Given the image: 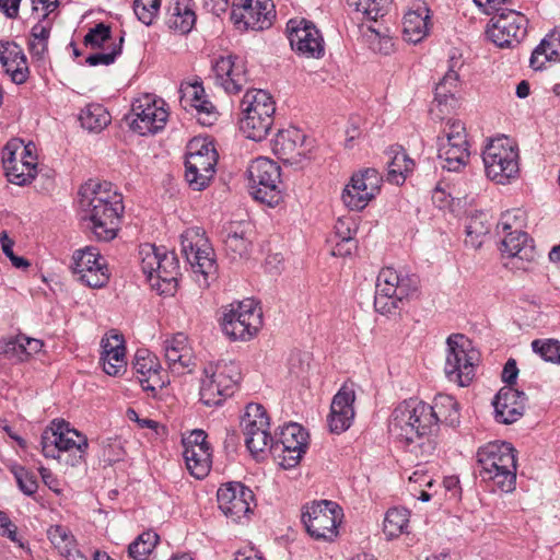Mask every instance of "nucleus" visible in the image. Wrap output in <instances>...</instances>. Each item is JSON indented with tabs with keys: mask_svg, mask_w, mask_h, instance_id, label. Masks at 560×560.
<instances>
[{
	"mask_svg": "<svg viewBox=\"0 0 560 560\" xmlns=\"http://www.w3.org/2000/svg\"><path fill=\"white\" fill-rule=\"evenodd\" d=\"M435 409L417 398L404 400L393 410L388 423L390 435L402 447L422 459H429L438 447Z\"/></svg>",
	"mask_w": 560,
	"mask_h": 560,
	"instance_id": "1",
	"label": "nucleus"
},
{
	"mask_svg": "<svg viewBox=\"0 0 560 560\" xmlns=\"http://www.w3.org/2000/svg\"><path fill=\"white\" fill-rule=\"evenodd\" d=\"M79 195L85 228L98 241L114 240L124 212L122 196L110 183L92 180L80 188Z\"/></svg>",
	"mask_w": 560,
	"mask_h": 560,
	"instance_id": "2",
	"label": "nucleus"
},
{
	"mask_svg": "<svg viewBox=\"0 0 560 560\" xmlns=\"http://www.w3.org/2000/svg\"><path fill=\"white\" fill-rule=\"evenodd\" d=\"M516 451L506 442H489L478 448L479 476L492 482L502 492L509 493L516 483Z\"/></svg>",
	"mask_w": 560,
	"mask_h": 560,
	"instance_id": "3",
	"label": "nucleus"
},
{
	"mask_svg": "<svg viewBox=\"0 0 560 560\" xmlns=\"http://www.w3.org/2000/svg\"><path fill=\"white\" fill-rule=\"evenodd\" d=\"M420 280L413 273L383 268L376 279L375 311L388 315L400 308L402 303L418 294Z\"/></svg>",
	"mask_w": 560,
	"mask_h": 560,
	"instance_id": "4",
	"label": "nucleus"
},
{
	"mask_svg": "<svg viewBox=\"0 0 560 560\" xmlns=\"http://www.w3.org/2000/svg\"><path fill=\"white\" fill-rule=\"evenodd\" d=\"M141 269L151 287L160 294L173 295L177 288L179 262L174 252L153 244H144L139 250Z\"/></svg>",
	"mask_w": 560,
	"mask_h": 560,
	"instance_id": "5",
	"label": "nucleus"
},
{
	"mask_svg": "<svg viewBox=\"0 0 560 560\" xmlns=\"http://www.w3.org/2000/svg\"><path fill=\"white\" fill-rule=\"evenodd\" d=\"M240 365L234 361L220 360L209 362L203 368V377L200 384V400L203 405L219 406L232 396L241 381Z\"/></svg>",
	"mask_w": 560,
	"mask_h": 560,
	"instance_id": "6",
	"label": "nucleus"
},
{
	"mask_svg": "<svg viewBox=\"0 0 560 560\" xmlns=\"http://www.w3.org/2000/svg\"><path fill=\"white\" fill-rule=\"evenodd\" d=\"M517 145L508 137L491 139L482 151L485 172L489 179L508 184L520 172Z\"/></svg>",
	"mask_w": 560,
	"mask_h": 560,
	"instance_id": "7",
	"label": "nucleus"
},
{
	"mask_svg": "<svg viewBox=\"0 0 560 560\" xmlns=\"http://www.w3.org/2000/svg\"><path fill=\"white\" fill-rule=\"evenodd\" d=\"M252 196L269 207L278 206L283 198L281 168L268 158H257L248 166Z\"/></svg>",
	"mask_w": 560,
	"mask_h": 560,
	"instance_id": "8",
	"label": "nucleus"
},
{
	"mask_svg": "<svg viewBox=\"0 0 560 560\" xmlns=\"http://www.w3.org/2000/svg\"><path fill=\"white\" fill-rule=\"evenodd\" d=\"M444 372L448 381L462 387L468 386L475 377L479 352L471 341L462 334L451 335L447 340Z\"/></svg>",
	"mask_w": 560,
	"mask_h": 560,
	"instance_id": "9",
	"label": "nucleus"
},
{
	"mask_svg": "<svg viewBox=\"0 0 560 560\" xmlns=\"http://www.w3.org/2000/svg\"><path fill=\"white\" fill-rule=\"evenodd\" d=\"M182 254L195 273H199L202 285L208 287L210 277L217 273L215 254L203 229L195 226L180 235Z\"/></svg>",
	"mask_w": 560,
	"mask_h": 560,
	"instance_id": "10",
	"label": "nucleus"
},
{
	"mask_svg": "<svg viewBox=\"0 0 560 560\" xmlns=\"http://www.w3.org/2000/svg\"><path fill=\"white\" fill-rule=\"evenodd\" d=\"M2 164L10 183L19 186L31 183L37 168L35 144H25L18 138L9 140L2 150Z\"/></svg>",
	"mask_w": 560,
	"mask_h": 560,
	"instance_id": "11",
	"label": "nucleus"
},
{
	"mask_svg": "<svg viewBox=\"0 0 560 560\" xmlns=\"http://www.w3.org/2000/svg\"><path fill=\"white\" fill-rule=\"evenodd\" d=\"M218 153L212 143L194 139L188 144L185 177L194 190L205 189L215 173Z\"/></svg>",
	"mask_w": 560,
	"mask_h": 560,
	"instance_id": "12",
	"label": "nucleus"
},
{
	"mask_svg": "<svg viewBox=\"0 0 560 560\" xmlns=\"http://www.w3.org/2000/svg\"><path fill=\"white\" fill-rule=\"evenodd\" d=\"M42 452L47 458H58L60 452H70L80 458L89 447L88 438L70 428L63 420H54L40 438Z\"/></svg>",
	"mask_w": 560,
	"mask_h": 560,
	"instance_id": "13",
	"label": "nucleus"
},
{
	"mask_svg": "<svg viewBox=\"0 0 560 560\" xmlns=\"http://www.w3.org/2000/svg\"><path fill=\"white\" fill-rule=\"evenodd\" d=\"M167 118L168 110L164 100L153 94H143L137 97L132 102L128 116L130 128L141 136L161 131L164 129Z\"/></svg>",
	"mask_w": 560,
	"mask_h": 560,
	"instance_id": "14",
	"label": "nucleus"
},
{
	"mask_svg": "<svg viewBox=\"0 0 560 560\" xmlns=\"http://www.w3.org/2000/svg\"><path fill=\"white\" fill-rule=\"evenodd\" d=\"M223 332L232 340H248L262 325L261 310L253 300L230 304L222 317Z\"/></svg>",
	"mask_w": 560,
	"mask_h": 560,
	"instance_id": "15",
	"label": "nucleus"
},
{
	"mask_svg": "<svg viewBox=\"0 0 560 560\" xmlns=\"http://www.w3.org/2000/svg\"><path fill=\"white\" fill-rule=\"evenodd\" d=\"M341 517L337 503L327 500L305 505L302 512V522L307 533L317 540H334L338 535Z\"/></svg>",
	"mask_w": 560,
	"mask_h": 560,
	"instance_id": "16",
	"label": "nucleus"
},
{
	"mask_svg": "<svg viewBox=\"0 0 560 560\" xmlns=\"http://www.w3.org/2000/svg\"><path fill=\"white\" fill-rule=\"evenodd\" d=\"M438 156L442 167L447 171H459L469 159L466 129L462 121L450 120L443 135L438 138Z\"/></svg>",
	"mask_w": 560,
	"mask_h": 560,
	"instance_id": "17",
	"label": "nucleus"
},
{
	"mask_svg": "<svg viewBox=\"0 0 560 560\" xmlns=\"http://www.w3.org/2000/svg\"><path fill=\"white\" fill-rule=\"evenodd\" d=\"M528 19L520 11L506 9L493 16L487 27L488 38L500 48H513L527 35Z\"/></svg>",
	"mask_w": 560,
	"mask_h": 560,
	"instance_id": "18",
	"label": "nucleus"
},
{
	"mask_svg": "<svg viewBox=\"0 0 560 560\" xmlns=\"http://www.w3.org/2000/svg\"><path fill=\"white\" fill-rule=\"evenodd\" d=\"M269 417L260 404H248L241 420L246 447L255 457L269 450L272 436L269 433Z\"/></svg>",
	"mask_w": 560,
	"mask_h": 560,
	"instance_id": "19",
	"label": "nucleus"
},
{
	"mask_svg": "<svg viewBox=\"0 0 560 560\" xmlns=\"http://www.w3.org/2000/svg\"><path fill=\"white\" fill-rule=\"evenodd\" d=\"M307 433L298 423H288L279 432L269 450L284 469L295 467L307 447Z\"/></svg>",
	"mask_w": 560,
	"mask_h": 560,
	"instance_id": "20",
	"label": "nucleus"
},
{
	"mask_svg": "<svg viewBox=\"0 0 560 560\" xmlns=\"http://www.w3.org/2000/svg\"><path fill=\"white\" fill-rule=\"evenodd\" d=\"M276 18L271 0H234L231 20L240 30L269 28Z\"/></svg>",
	"mask_w": 560,
	"mask_h": 560,
	"instance_id": "21",
	"label": "nucleus"
},
{
	"mask_svg": "<svg viewBox=\"0 0 560 560\" xmlns=\"http://www.w3.org/2000/svg\"><path fill=\"white\" fill-rule=\"evenodd\" d=\"M382 176L375 168L352 175L342 191V201L350 210H363L381 190Z\"/></svg>",
	"mask_w": 560,
	"mask_h": 560,
	"instance_id": "22",
	"label": "nucleus"
},
{
	"mask_svg": "<svg viewBox=\"0 0 560 560\" xmlns=\"http://www.w3.org/2000/svg\"><path fill=\"white\" fill-rule=\"evenodd\" d=\"M73 272L78 279L90 288H102L108 279L106 260L101 256L98 249L86 246L73 253Z\"/></svg>",
	"mask_w": 560,
	"mask_h": 560,
	"instance_id": "23",
	"label": "nucleus"
},
{
	"mask_svg": "<svg viewBox=\"0 0 560 560\" xmlns=\"http://www.w3.org/2000/svg\"><path fill=\"white\" fill-rule=\"evenodd\" d=\"M219 509L234 522H240L252 512L254 492L241 482H228L217 493Z\"/></svg>",
	"mask_w": 560,
	"mask_h": 560,
	"instance_id": "24",
	"label": "nucleus"
},
{
	"mask_svg": "<svg viewBox=\"0 0 560 560\" xmlns=\"http://www.w3.org/2000/svg\"><path fill=\"white\" fill-rule=\"evenodd\" d=\"M502 233L501 252L512 259V267L524 271L533 270L539 256L534 241L524 231Z\"/></svg>",
	"mask_w": 560,
	"mask_h": 560,
	"instance_id": "25",
	"label": "nucleus"
},
{
	"mask_svg": "<svg viewBox=\"0 0 560 560\" xmlns=\"http://www.w3.org/2000/svg\"><path fill=\"white\" fill-rule=\"evenodd\" d=\"M288 37L292 49L307 58L324 55V39L317 27L310 21L290 20L287 24Z\"/></svg>",
	"mask_w": 560,
	"mask_h": 560,
	"instance_id": "26",
	"label": "nucleus"
},
{
	"mask_svg": "<svg viewBox=\"0 0 560 560\" xmlns=\"http://www.w3.org/2000/svg\"><path fill=\"white\" fill-rule=\"evenodd\" d=\"M354 401L353 384H343L330 404V412L327 419L330 432L340 434L351 427L355 416Z\"/></svg>",
	"mask_w": 560,
	"mask_h": 560,
	"instance_id": "27",
	"label": "nucleus"
},
{
	"mask_svg": "<svg viewBox=\"0 0 560 560\" xmlns=\"http://www.w3.org/2000/svg\"><path fill=\"white\" fill-rule=\"evenodd\" d=\"M215 82L226 93H238L247 83V72L244 61L233 55L221 56L212 66Z\"/></svg>",
	"mask_w": 560,
	"mask_h": 560,
	"instance_id": "28",
	"label": "nucleus"
},
{
	"mask_svg": "<svg viewBox=\"0 0 560 560\" xmlns=\"http://www.w3.org/2000/svg\"><path fill=\"white\" fill-rule=\"evenodd\" d=\"M527 397L524 392L512 386L502 387L493 399L495 420L511 424L520 420L525 411Z\"/></svg>",
	"mask_w": 560,
	"mask_h": 560,
	"instance_id": "29",
	"label": "nucleus"
},
{
	"mask_svg": "<svg viewBox=\"0 0 560 560\" xmlns=\"http://www.w3.org/2000/svg\"><path fill=\"white\" fill-rule=\"evenodd\" d=\"M180 104L185 109L192 108L196 110L198 120L205 126H210L217 119L215 106L207 98L205 89L201 83H185L179 90Z\"/></svg>",
	"mask_w": 560,
	"mask_h": 560,
	"instance_id": "30",
	"label": "nucleus"
},
{
	"mask_svg": "<svg viewBox=\"0 0 560 560\" xmlns=\"http://www.w3.org/2000/svg\"><path fill=\"white\" fill-rule=\"evenodd\" d=\"M305 140V135L295 127L281 129L272 140V152L280 160L298 163L306 155Z\"/></svg>",
	"mask_w": 560,
	"mask_h": 560,
	"instance_id": "31",
	"label": "nucleus"
},
{
	"mask_svg": "<svg viewBox=\"0 0 560 560\" xmlns=\"http://www.w3.org/2000/svg\"><path fill=\"white\" fill-rule=\"evenodd\" d=\"M163 347L166 363L174 374H184L195 365L192 350L184 334H176L167 338Z\"/></svg>",
	"mask_w": 560,
	"mask_h": 560,
	"instance_id": "32",
	"label": "nucleus"
},
{
	"mask_svg": "<svg viewBox=\"0 0 560 560\" xmlns=\"http://www.w3.org/2000/svg\"><path fill=\"white\" fill-rule=\"evenodd\" d=\"M0 62L14 83L22 84L28 79L27 59L16 43L0 40Z\"/></svg>",
	"mask_w": 560,
	"mask_h": 560,
	"instance_id": "33",
	"label": "nucleus"
},
{
	"mask_svg": "<svg viewBox=\"0 0 560 560\" xmlns=\"http://www.w3.org/2000/svg\"><path fill=\"white\" fill-rule=\"evenodd\" d=\"M430 30V9L423 1L412 4L402 20V32L405 39L417 44L421 42Z\"/></svg>",
	"mask_w": 560,
	"mask_h": 560,
	"instance_id": "34",
	"label": "nucleus"
},
{
	"mask_svg": "<svg viewBox=\"0 0 560 560\" xmlns=\"http://www.w3.org/2000/svg\"><path fill=\"white\" fill-rule=\"evenodd\" d=\"M101 362L103 370L110 376H118L126 372V348L119 335H112L102 340Z\"/></svg>",
	"mask_w": 560,
	"mask_h": 560,
	"instance_id": "35",
	"label": "nucleus"
},
{
	"mask_svg": "<svg viewBox=\"0 0 560 560\" xmlns=\"http://www.w3.org/2000/svg\"><path fill=\"white\" fill-rule=\"evenodd\" d=\"M192 0H174L168 9L167 26L180 35H186L195 26L196 13Z\"/></svg>",
	"mask_w": 560,
	"mask_h": 560,
	"instance_id": "36",
	"label": "nucleus"
},
{
	"mask_svg": "<svg viewBox=\"0 0 560 560\" xmlns=\"http://www.w3.org/2000/svg\"><path fill=\"white\" fill-rule=\"evenodd\" d=\"M242 113L273 117L276 104L269 92L248 90L241 101Z\"/></svg>",
	"mask_w": 560,
	"mask_h": 560,
	"instance_id": "37",
	"label": "nucleus"
},
{
	"mask_svg": "<svg viewBox=\"0 0 560 560\" xmlns=\"http://www.w3.org/2000/svg\"><path fill=\"white\" fill-rule=\"evenodd\" d=\"M386 154L388 156L387 180L395 185L404 184L413 168V161L400 147H392Z\"/></svg>",
	"mask_w": 560,
	"mask_h": 560,
	"instance_id": "38",
	"label": "nucleus"
},
{
	"mask_svg": "<svg viewBox=\"0 0 560 560\" xmlns=\"http://www.w3.org/2000/svg\"><path fill=\"white\" fill-rule=\"evenodd\" d=\"M183 456L190 475L197 479L205 478L211 468V447L185 448Z\"/></svg>",
	"mask_w": 560,
	"mask_h": 560,
	"instance_id": "39",
	"label": "nucleus"
},
{
	"mask_svg": "<svg viewBox=\"0 0 560 560\" xmlns=\"http://www.w3.org/2000/svg\"><path fill=\"white\" fill-rule=\"evenodd\" d=\"M243 117L240 120V130L250 140L261 141L269 133L272 125L273 117L260 116L242 113Z\"/></svg>",
	"mask_w": 560,
	"mask_h": 560,
	"instance_id": "40",
	"label": "nucleus"
},
{
	"mask_svg": "<svg viewBox=\"0 0 560 560\" xmlns=\"http://www.w3.org/2000/svg\"><path fill=\"white\" fill-rule=\"evenodd\" d=\"M491 223L487 214L480 212L471 215L466 223L465 244L471 248H479L490 232Z\"/></svg>",
	"mask_w": 560,
	"mask_h": 560,
	"instance_id": "41",
	"label": "nucleus"
},
{
	"mask_svg": "<svg viewBox=\"0 0 560 560\" xmlns=\"http://www.w3.org/2000/svg\"><path fill=\"white\" fill-rule=\"evenodd\" d=\"M48 538L58 552L68 560L75 559L77 544L71 532L61 525L50 526L47 530Z\"/></svg>",
	"mask_w": 560,
	"mask_h": 560,
	"instance_id": "42",
	"label": "nucleus"
},
{
	"mask_svg": "<svg viewBox=\"0 0 560 560\" xmlns=\"http://www.w3.org/2000/svg\"><path fill=\"white\" fill-rule=\"evenodd\" d=\"M110 115L101 104L86 105L79 115L81 126L89 131L100 132L110 122Z\"/></svg>",
	"mask_w": 560,
	"mask_h": 560,
	"instance_id": "43",
	"label": "nucleus"
},
{
	"mask_svg": "<svg viewBox=\"0 0 560 560\" xmlns=\"http://www.w3.org/2000/svg\"><path fill=\"white\" fill-rule=\"evenodd\" d=\"M358 226L352 218H339L335 224V234L343 245H349L347 250H341V244H336L332 254L345 256L350 255L352 249L355 248L353 235L357 233Z\"/></svg>",
	"mask_w": 560,
	"mask_h": 560,
	"instance_id": "44",
	"label": "nucleus"
},
{
	"mask_svg": "<svg viewBox=\"0 0 560 560\" xmlns=\"http://www.w3.org/2000/svg\"><path fill=\"white\" fill-rule=\"evenodd\" d=\"M409 523V511L404 508L389 509L384 520V533L389 537H398Z\"/></svg>",
	"mask_w": 560,
	"mask_h": 560,
	"instance_id": "45",
	"label": "nucleus"
},
{
	"mask_svg": "<svg viewBox=\"0 0 560 560\" xmlns=\"http://www.w3.org/2000/svg\"><path fill=\"white\" fill-rule=\"evenodd\" d=\"M83 44L91 49H108L113 47L112 44H117V42L112 39L110 27L104 23H98L89 30L84 36Z\"/></svg>",
	"mask_w": 560,
	"mask_h": 560,
	"instance_id": "46",
	"label": "nucleus"
},
{
	"mask_svg": "<svg viewBox=\"0 0 560 560\" xmlns=\"http://www.w3.org/2000/svg\"><path fill=\"white\" fill-rule=\"evenodd\" d=\"M459 81L458 73L450 69L435 86L434 101L439 106H447L448 100L454 101V94Z\"/></svg>",
	"mask_w": 560,
	"mask_h": 560,
	"instance_id": "47",
	"label": "nucleus"
},
{
	"mask_svg": "<svg viewBox=\"0 0 560 560\" xmlns=\"http://www.w3.org/2000/svg\"><path fill=\"white\" fill-rule=\"evenodd\" d=\"M390 2L392 0H347L349 8L372 21L383 16Z\"/></svg>",
	"mask_w": 560,
	"mask_h": 560,
	"instance_id": "48",
	"label": "nucleus"
},
{
	"mask_svg": "<svg viewBox=\"0 0 560 560\" xmlns=\"http://www.w3.org/2000/svg\"><path fill=\"white\" fill-rule=\"evenodd\" d=\"M431 408L435 409L436 424H439L440 421H446L451 425L458 422L457 401L452 396L439 395Z\"/></svg>",
	"mask_w": 560,
	"mask_h": 560,
	"instance_id": "49",
	"label": "nucleus"
},
{
	"mask_svg": "<svg viewBox=\"0 0 560 560\" xmlns=\"http://www.w3.org/2000/svg\"><path fill=\"white\" fill-rule=\"evenodd\" d=\"M158 541V534L153 532L142 533L133 542L129 545V557L135 560H147Z\"/></svg>",
	"mask_w": 560,
	"mask_h": 560,
	"instance_id": "50",
	"label": "nucleus"
},
{
	"mask_svg": "<svg viewBox=\"0 0 560 560\" xmlns=\"http://www.w3.org/2000/svg\"><path fill=\"white\" fill-rule=\"evenodd\" d=\"M226 253L232 259L243 258L248 255L250 242L243 233L231 232L224 240Z\"/></svg>",
	"mask_w": 560,
	"mask_h": 560,
	"instance_id": "51",
	"label": "nucleus"
},
{
	"mask_svg": "<svg viewBox=\"0 0 560 560\" xmlns=\"http://www.w3.org/2000/svg\"><path fill=\"white\" fill-rule=\"evenodd\" d=\"M365 37L369 42L370 48L373 51L383 55H389L394 49V44L390 36L381 30L369 26L365 33Z\"/></svg>",
	"mask_w": 560,
	"mask_h": 560,
	"instance_id": "52",
	"label": "nucleus"
},
{
	"mask_svg": "<svg viewBox=\"0 0 560 560\" xmlns=\"http://www.w3.org/2000/svg\"><path fill=\"white\" fill-rule=\"evenodd\" d=\"M526 213L522 209H512L504 212L497 225L498 233L500 232H516L523 231L525 225Z\"/></svg>",
	"mask_w": 560,
	"mask_h": 560,
	"instance_id": "53",
	"label": "nucleus"
},
{
	"mask_svg": "<svg viewBox=\"0 0 560 560\" xmlns=\"http://www.w3.org/2000/svg\"><path fill=\"white\" fill-rule=\"evenodd\" d=\"M161 8V0H135L133 11L138 20L144 25H151L156 19Z\"/></svg>",
	"mask_w": 560,
	"mask_h": 560,
	"instance_id": "54",
	"label": "nucleus"
},
{
	"mask_svg": "<svg viewBox=\"0 0 560 560\" xmlns=\"http://www.w3.org/2000/svg\"><path fill=\"white\" fill-rule=\"evenodd\" d=\"M533 350L538 353L545 361L560 364V342L555 339L534 340L532 342Z\"/></svg>",
	"mask_w": 560,
	"mask_h": 560,
	"instance_id": "55",
	"label": "nucleus"
},
{
	"mask_svg": "<svg viewBox=\"0 0 560 560\" xmlns=\"http://www.w3.org/2000/svg\"><path fill=\"white\" fill-rule=\"evenodd\" d=\"M160 368L158 358L147 350H138L133 361V370L138 382L149 373Z\"/></svg>",
	"mask_w": 560,
	"mask_h": 560,
	"instance_id": "56",
	"label": "nucleus"
},
{
	"mask_svg": "<svg viewBox=\"0 0 560 560\" xmlns=\"http://www.w3.org/2000/svg\"><path fill=\"white\" fill-rule=\"evenodd\" d=\"M11 472L14 475L16 483L24 494L32 495L37 491L38 483L33 472L22 466H13Z\"/></svg>",
	"mask_w": 560,
	"mask_h": 560,
	"instance_id": "57",
	"label": "nucleus"
},
{
	"mask_svg": "<svg viewBox=\"0 0 560 560\" xmlns=\"http://www.w3.org/2000/svg\"><path fill=\"white\" fill-rule=\"evenodd\" d=\"M122 43H124V37L120 36L118 38L117 44H112L113 47H109L108 51L91 54L86 58L85 62L92 67L100 66V65L109 66V65L114 63L116 58L121 54Z\"/></svg>",
	"mask_w": 560,
	"mask_h": 560,
	"instance_id": "58",
	"label": "nucleus"
},
{
	"mask_svg": "<svg viewBox=\"0 0 560 560\" xmlns=\"http://www.w3.org/2000/svg\"><path fill=\"white\" fill-rule=\"evenodd\" d=\"M0 354L18 362L26 361L22 336L0 340Z\"/></svg>",
	"mask_w": 560,
	"mask_h": 560,
	"instance_id": "59",
	"label": "nucleus"
},
{
	"mask_svg": "<svg viewBox=\"0 0 560 560\" xmlns=\"http://www.w3.org/2000/svg\"><path fill=\"white\" fill-rule=\"evenodd\" d=\"M139 383L143 390L151 393V395L155 397L158 393L165 386V381L161 374V366L144 377H141Z\"/></svg>",
	"mask_w": 560,
	"mask_h": 560,
	"instance_id": "60",
	"label": "nucleus"
},
{
	"mask_svg": "<svg viewBox=\"0 0 560 560\" xmlns=\"http://www.w3.org/2000/svg\"><path fill=\"white\" fill-rule=\"evenodd\" d=\"M0 536L7 537L11 541L19 544L20 547H23V544L18 538L16 525L10 520L9 515L3 511H0Z\"/></svg>",
	"mask_w": 560,
	"mask_h": 560,
	"instance_id": "61",
	"label": "nucleus"
},
{
	"mask_svg": "<svg viewBox=\"0 0 560 560\" xmlns=\"http://www.w3.org/2000/svg\"><path fill=\"white\" fill-rule=\"evenodd\" d=\"M539 49L546 50V55L556 60L560 54V33L548 34L539 44Z\"/></svg>",
	"mask_w": 560,
	"mask_h": 560,
	"instance_id": "62",
	"label": "nucleus"
},
{
	"mask_svg": "<svg viewBox=\"0 0 560 560\" xmlns=\"http://www.w3.org/2000/svg\"><path fill=\"white\" fill-rule=\"evenodd\" d=\"M33 14L46 20L59 7L60 0H31Z\"/></svg>",
	"mask_w": 560,
	"mask_h": 560,
	"instance_id": "63",
	"label": "nucleus"
},
{
	"mask_svg": "<svg viewBox=\"0 0 560 560\" xmlns=\"http://www.w3.org/2000/svg\"><path fill=\"white\" fill-rule=\"evenodd\" d=\"M203 446H210V444L207 442V434L202 430H194L188 436L183 438L184 450Z\"/></svg>",
	"mask_w": 560,
	"mask_h": 560,
	"instance_id": "64",
	"label": "nucleus"
}]
</instances>
